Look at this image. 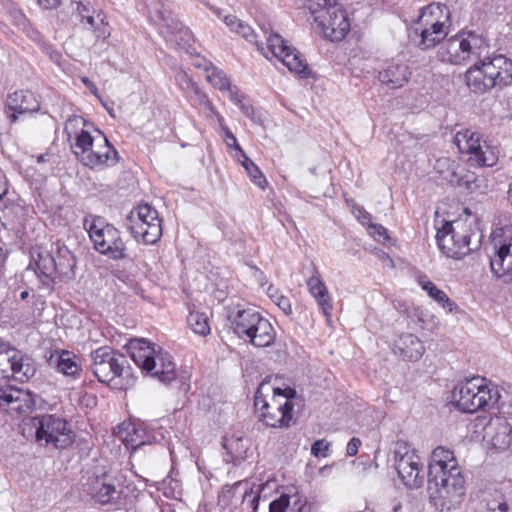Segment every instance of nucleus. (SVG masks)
Returning a JSON list of instances; mask_svg holds the SVG:
<instances>
[{"label": "nucleus", "instance_id": "7", "mask_svg": "<svg viewBox=\"0 0 512 512\" xmlns=\"http://www.w3.org/2000/svg\"><path fill=\"white\" fill-rule=\"evenodd\" d=\"M498 391L490 388L482 377H472L458 383L452 391L451 402L466 413H475L493 405Z\"/></svg>", "mask_w": 512, "mask_h": 512}, {"label": "nucleus", "instance_id": "28", "mask_svg": "<svg viewBox=\"0 0 512 512\" xmlns=\"http://www.w3.org/2000/svg\"><path fill=\"white\" fill-rule=\"evenodd\" d=\"M424 352L423 343L413 334L401 335L394 343V353L405 360L418 361Z\"/></svg>", "mask_w": 512, "mask_h": 512}, {"label": "nucleus", "instance_id": "18", "mask_svg": "<svg viewBox=\"0 0 512 512\" xmlns=\"http://www.w3.org/2000/svg\"><path fill=\"white\" fill-rule=\"evenodd\" d=\"M495 253L491 257L490 266L497 277L512 273V228L503 230L500 239L494 238Z\"/></svg>", "mask_w": 512, "mask_h": 512}, {"label": "nucleus", "instance_id": "34", "mask_svg": "<svg viewBox=\"0 0 512 512\" xmlns=\"http://www.w3.org/2000/svg\"><path fill=\"white\" fill-rule=\"evenodd\" d=\"M0 403L10 406L12 411L25 413L31 408V399L28 392L20 389H9L0 395Z\"/></svg>", "mask_w": 512, "mask_h": 512}, {"label": "nucleus", "instance_id": "63", "mask_svg": "<svg viewBox=\"0 0 512 512\" xmlns=\"http://www.w3.org/2000/svg\"><path fill=\"white\" fill-rule=\"evenodd\" d=\"M82 82L91 91V93H93L94 95L98 94V89H97L96 85L92 81H90L87 77H83Z\"/></svg>", "mask_w": 512, "mask_h": 512}, {"label": "nucleus", "instance_id": "30", "mask_svg": "<svg viewBox=\"0 0 512 512\" xmlns=\"http://www.w3.org/2000/svg\"><path fill=\"white\" fill-rule=\"evenodd\" d=\"M206 80L214 88L222 92L227 91L229 94V99L233 103L241 102V91L237 86L231 84L229 77L223 70L212 66L210 71L207 72Z\"/></svg>", "mask_w": 512, "mask_h": 512}, {"label": "nucleus", "instance_id": "57", "mask_svg": "<svg viewBox=\"0 0 512 512\" xmlns=\"http://www.w3.org/2000/svg\"><path fill=\"white\" fill-rule=\"evenodd\" d=\"M360 445L361 440L359 438H351L346 447V454L350 457L355 456L358 453Z\"/></svg>", "mask_w": 512, "mask_h": 512}, {"label": "nucleus", "instance_id": "45", "mask_svg": "<svg viewBox=\"0 0 512 512\" xmlns=\"http://www.w3.org/2000/svg\"><path fill=\"white\" fill-rule=\"evenodd\" d=\"M434 34H410V42L422 50L435 47L441 42V38L433 37Z\"/></svg>", "mask_w": 512, "mask_h": 512}, {"label": "nucleus", "instance_id": "10", "mask_svg": "<svg viewBox=\"0 0 512 512\" xmlns=\"http://www.w3.org/2000/svg\"><path fill=\"white\" fill-rule=\"evenodd\" d=\"M489 43L483 34H455L441 44L444 60L460 65L472 57L480 58L489 50Z\"/></svg>", "mask_w": 512, "mask_h": 512}, {"label": "nucleus", "instance_id": "23", "mask_svg": "<svg viewBox=\"0 0 512 512\" xmlns=\"http://www.w3.org/2000/svg\"><path fill=\"white\" fill-rule=\"evenodd\" d=\"M484 438L497 449H508L512 445V426L502 416L491 417L484 427Z\"/></svg>", "mask_w": 512, "mask_h": 512}, {"label": "nucleus", "instance_id": "54", "mask_svg": "<svg viewBox=\"0 0 512 512\" xmlns=\"http://www.w3.org/2000/svg\"><path fill=\"white\" fill-rule=\"evenodd\" d=\"M367 230H368L369 235L375 239H380V238L387 239L388 238L387 230L380 224H376V223L372 222L371 225H369L367 227Z\"/></svg>", "mask_w": 512, "mask_h": 512}, {"label": "nucleus", "instance_id": "21", "mask_svg": "<svg viewBox=\"0 0 512 512\" xmlns=\"http://www.w3.org/2000/svg\"><path fill=\"white\" fill-rule=\"evenodd\" d=\"M248 482H237L232 486L225 485L218 495V503L223 507L227 508L230 506H236L238 503L248 502L253 512H257L259 504V494H254L253 491H249Z\"/></svg>", "mask_w": 512, "mask_h": 512}, {"label": "nucleus", "instance_id": "35", "mask_svg": "<svg viewBox=\"0 0 512 512\" xmlns=\"http://www.w3.org/2000/svg\"><path fill=\"white\" fill-rule=\"evenodd\" d=\"M121 440L128 449L131 448L132 450H136L149 442L145 430L132 423L125 425L121 432Z\"/></svg>", "mask_w": 512, "mask_h": 512}, {"label": "nucleus", "instance_id": "14", "mask_svg": "<svg viewBox=\"0 0 512 512\" xmlns=\"http://www.w3.org/2000/svg\"><path fill=\"white\" fill-rule=\"evenodd\" d=\"M32 425L36 428L35 436L38 442L46 446L66 448L73 442L72 431L68 423L61 417L45 414L32 418Z\"/></svg>", "mask_w": 512, "mask_h": 512}, {"label": "nucleus", "instance_id": "59", "mask_svg": "<svg viewBox=\"0 0 512 512\" xmlns=\"http://www.w3.org/2000/svg\"><path fill=\"white\" fill-rule=\"evenodd\" d=\"M195 56V60L193 65L198 68H203L206 72H209L211 67L213 66L211 62L206 61L204 58L200 57L197 53Z\"/></svg>", "mask_w": 512, "mask_h": 512}, {"label": "nucleus", "instance_id": "13", "mask_svg": "<svg viewBox=\"0 0 512 512\" xmlns=\"http://www.w3.org/2000/svg\"><path fill=\"white\" fill-rule=\"evenodd\" d=\"M394 468L401 482L410 489L424 483V462L407 442L398 441L394 448Z\"/></svg>", "mask_w": 512, "mask_h": 512}, {"label": "nucleus", "instance_id": "22", "mask_svg": "<svg viewBox=\"0 0 512 512\" xmlns=\"http://www.w3.org/2000/svg\"><path fill=\"white\" fill-rule=\"evenodd\" d=\"M8 118L16 122L21 115L32 114L40 109V103L34 92L20 90L10 94L7 98Z\"/></svg>", "mask_w": 512, "mask_h": 512}, {"label": "nucleus", "instance_id": "60", "mask_svg": "<svg viewBox=\"0 0 512 512\" xmlns=\"http://www.w3.org/2000/svg\"><path fill=\"white\" fill-rule=\"evenodd\" d=\"M37 3L43 9H55L61 4V0H37Z\"/></svg>", "mask_w": 512, "mask_h": 512}, {"label": "nucleus", "instance_id": "47", "mask_svg": "<svg viewBox=\"0 0 512 512\" xmlns=\"http://www.w3.org/2000/svg\"><path fill=\"white\" fill-rule=\"evenodd\" d=\"M10 19L15 27L24 32L30 29V22L27 17L18 9H12L9 12Z\"/></svg>", "mask_w": 512, "mask_h": 512}, {"label": "nucleus", "instance_id": "43", "mask_svg": "<svg viewBox=\"0 0 512 512\" xmlns=\"http://www.w3.org/2000/svg\"><path fill=\"white\" fill-rule=\"evenodd\" d=\"M38 270L46 277H55L57 275V268L51 254H39V259L36 262Z\"/></svg>", "mask_w": 512, "mask_h": 512}, {"label": "nucleus", "instance_id": "11", "mask_svg": "<svg viewBox=\"0 0 512 512\" xmlns=\"http://www.w3.org/2000/svg\"><path fill=\"white\" fill-rule=\"evenodd\" d=\"M472 229L467 222L446 221L440 228H437L436 241L439 249L447 257L461 259L471 252L470 239Z\"/></svg>", "mask_w": 512, "mask_h": 512}, {"label": "nucleus", "instance_id": "48", "mask_svg": "<svg viewBox=\"0 0 512 512\" xmlns=\"http://www.w3.org/2000/svg\"><path fill=\"white\" fill-rule=\"evenodd\" d=\"M188 93L187 96L192 103L203 106L204 108L211 102L208 95L202 91L197 84L193 86Z\"/></svg>", "mask_w": 512, "mask_h": 512}, {"label": "nucleus", "instance_id": "25", "mask_svg": "<svg viewBox=\"0 0 512 512\" xmlns=\"http://www.w3.org/2000/svg\"><path fill=\"white\" fill-rule=\"evenodd\" d=\"M72 15L89 29L101 30L107 26L103 12L97 13L91 0H72L70 4Z\"/></svg>", "mask_w": 512, "mask_h": 512}, {"label": "nucleus", "instance_id": "1", "mask_svg": "<svg viewBox=\"0 0 512 512\" xmlns=\"http://www.w3.org/2000/svg\"><path fill=\"white\" fill-rule=\"evenodd\" d=\"M430 501L439 512L458 509L466 495L465 478L450 449L436 447L428 464Z\"/></svg>", "mask_w": 512, "mask_h": 512}, {"label": "nucleus", "instance_id": "27", "mask_svg": "<svg viewBox=\"0 0 512 512\" xmlns=\"http://www.w3.org/2000/svg\"><path fill=\"white\" fill-rule=\"evenodd\" d=\"M49 365L54 367L59 373L77 378L81 373V365L78 362V357L71 351L60 350L53 352L49 359Z\"/></svg>", "mask_w": 512, "mask_h": 512}, {"label": "nucleus", "instance_id": "62", "mask_svg": "<svg viewBox=\"0 0 512 512\" xmlns=\"http://www.w3.org/2000/svg\"><path fill=\"white\" fill-rule=\"evenodd\" d=\"M8 192V183L6 176L0 170V199H2Z\"/></svg>", "mask_w": 512, "mask_h": 512}, {"label": "nucleus", "instance_id": "51", "mask_svg": "<svg viewBox=\"0 0 512 512\" xmlns=\"http://www.w3.org/2000/svg\"><path fill=\"white\" fill-rule=\"evenodd\" d=\"M351 212L356 217V219L365 227H368L373 222L372 215L359 205L351 206Z\"/></svg>", "mask_w": 512, "mask_h": 512}, {"label": "nucleus", "instance_id": "52", "mask_svg": "<svg viewBox=\"0 0 512 512\" xmlns=\"http://www.w3.org/2000/svg\"><path fill=\"white\" fill-rule=\"evenodd\" d=\"M160 14L163 21V27L172 29L175 32L182 31V27L179 26L180 23L171 17L170 12H161Z\"/></svg>", "mask_w": 512, "mask_h": 512}, {"label": "nucleus", "instance_id": "26", "mask_svg": "<svg viewBox=\"0 0 512 512\" xmlns=\"http://www.w3.org/2000/svg\"><path fill=\"white\" fill-rule=\"evenodd\" d=\"M308 291L316 300L328 322L331 321L333 303L329 291L317 271L307 280Z\"/></svg>", "mask_w": 512, "mask_h": 512}, {"label": "nucleus", "instance_id": "24", "mask_svg": "<svg viewBox=\"0 0 512 512\" xmlns=\"http://www.w3.org/2000/svg\"><path fill=\"white\" fill-rule=\"evenodd\" d=\"M101 144H97L88 156L82 158V163L92 169L113 166L118 162V152L109 143L101 131H97Z\"/></svg>", "mask_w": 512, "mask_h": 512}, {"label": "nucleus", "instance_id": "56", "mask_svg": "<svg viewBox=\"0 0 512 512\" xmlns=\"http://www.w3.org/2000/svg\"><path fill=\"white\" fill-rule=\"evenodd\" d=\"M224 22L227 25V27L230 29L236 28V29L244 30L247 27L244 22L237 19L236 16H234V15L225 16Z\"/></svg>", "mask_w": 512, "mask_h": 512}, {"label": "nucleus", "instance_id": "53", "mask_svg": "<svg viewBox=\"0 0 512 512\" xmlns=\"http://www.w3.org/2000/svg\"><path fill=\"white\" fill-rule=\"evenodd\" d=\"M205 110H206V116L209 120L211 121H216L218 123L219 126H223V124L225 123L224 121V118L222 117V115L217 111V109L215 108V106L213 105L212 102H210L206 107H205Z\"/></svg>", "mask_w": 512, "mask_h": 512}, {"label": "nucleus", "instance_id": "20", "mask_svg": "<svg viewBox=\"0 0 512 512\" xmlns=\"http://www.w3.org/2000/svg\"><path fill=\"white\" fill-rule=\"evenodd\" d=\"M116 483L117 480L114 477L103 473L89 481L87 491L100 504H116L122 495V490Z\"/></svg>", "mask_w": 512, "mask_h": 512}, {"label": "nucleus", "instance_id": "33", "mask_svg": "<svg viewBox=\"0 0 512 512\" xmlns=\"http://www.w3.org/2000/svg\"><path fill=\"white\" fill-rule=\"evenodd\" d=\"M51 256L59 277H68L73 274L76 265L75 257L65 245L57 243L55 249L51 251Z\"/></svg>", "mask_w": 512, "mask_h": 512}, {"label": "nucleus", "instance_id": "6", "mask_svg": "<svg viewBox=\"0 0 512 512\" xmlns=\"http://www.w3.org/2000/svg\"><path fill=\"white\" fill-rule=\"evenodd\" d=\"M83 225L88 232L94 248L109 259L118 261L127 257L126 242L121 232L112 224H108L100 216L88 215Z\"/></svg>", "mask_w": 512, "mask_h": 512}, {"label": "nucleus", "instance_id": "2", "mask_svg": "<svg viewBox=\"0 0 512 512\" xmlns=\"http://www.w3.org/2000/svg\"><path fill=\"white\" fill-rule=\"evenodd\" d=\"M127 349L134 363L146 375L164 383L176 379V365L171 355L160 346L141 338L130 340Z\"/></svg>", "mask_w": 512, "mask_h": 512}, {"label": "nucleus", "instance_id": "5", "mask_svg": "<svg viewBox=\"0 0 512 512\" xmlns=\"http://www.w3.org/2000/svg\"><path fill=\"white\" fill-rule=\"evenodd\" d=\"M235 334L255 347H269L276 332L270 321L253 308L237 309L229 316Z\"/></svg>", "mask_w": 512, "mask_h": 512}, {"label": "nucleus", "instance_id": "36", "mask_svg": "<svg viewBox=\"0 0 512 512\" xmlns=\"http://www.w3.org/2000/svg\"><path fill=\"white\" fill-rule=\"evenodd\" d=\"M444 178L449 182L456 184L457 186L464 187L471 192L482 191L481 183L484 182V179H480L475 173L471 171H466L460 175L454 169L450 171L449 175L444 176Z\"/></svg>", "mask_w": 512, "mask_h": 512}, {"label": "nucleus", "instance_id": "37", "mask_svg": "<svg viewBox=\"0 0 512 512\" xmlns=\"http://www.w3.org/2000/svg\"><path fill=\"white\" fill-rule=\"evenodd\" d=\"M223 448L227 451V456L225 460L227 462H232L234 464H238L241 460L244 459L247 446L244 444L242 437L239 436H231L225 437L223 439Z\"/></svg>", "mask_w": 512, "mask_h": 512}, {"label": "nucleus", "instance_id": "31", "mask_svg": "<svg viewBox=\"0 0 512 512\" xmlns=\"http://www.w3.org/2000/svg\"><path fill=\"white\" fill-rule=\"evenodd\" d=\"M411 72L409 67L405 64H392L386 69L379 72L378 78L380 82L386 84L392 89H397L404 86L409 78Z\"/></svg>", "mask_w": 512, "mask_h": 512}, {"label": "nucleus", "instance_id": "40", "mask_svg": "<svg viewBox=\"0 0 512 512\" xmlns=\"http://www.w3.org/2000/svg\"><path fill=\"white\" fill-rule=\"evenodd\" d=\"M304 503L297 498L293 505H290V496L282 494L279 498L269 503L270 512H302Z\"/></svg>", "mask_w": 512, "mask_h": 512}, {"label": "nucleus", "instance_id": "38", "mask_svg": "<svg viewBox=\"0 0 512 512\" xmlns=\"http://www.w3.org/2000/svg\"><path fill=\"white\" fill-rule=\"evenodd\" d=\"M483 135L472 129H462L458 131L454 137V143L456 144L459 151L463 154H469L475 150V145Z\"/></svg>", "mask_w": 512, "mask_h": 512}, {"label": "nucleus", "instance_id": "64", "mask_svg": "<svg viewBox=\"0 0 512 512\" xmlns=\"http://www.w3.org/2000/svg\"><path fill=\"white\" fill-rule=\"evenodd\" d=\"M440 166H447L448 168H450L451 166H454V161H452L449 158L439 159L437 161V167H440Z\"/></svg>", "mask_w": 512, "mask_h": 512}, {"label": "nucleus", "instance_id": "3", "mask_svg": "<svg viewBox=\"0 0 512 512\" xmlns=\"http://www.w3.org/2000/svg\"><path fill=\"white\" fill-rule=\"evenodd\" d=\"M465 81L474 93L479 94L497 86H507L512 83V61L501 54L484 56L466 71Z\"/></svg>", "mask_w": 512, "mask_h": 512}, {"label": "nucleus", "instance_id": "44", "mask_svg": "<svg viewBox=\"0 0 512 512\" xmlns=\"http://www.w3.org/2000/svg\"><path fill=\"white\" fill-rule=\"evenodd\" d=\"M268 296L272 301L285 313V315L292 314V306L289 298L279 293L278 289L269 286L267 289Z\"/></svg>", "mask_w": 512, "mask_h": 512}, {"label": "nucleus", "instance_id": "50", "mask_svg": "<svg viewBox=\"0 0 512 512\" xmlns=\"http://www.w3.org/2000/svg\"><path fill=\"white\" fill-rule=\"evenodd\" d=\"M175 82L179 88L185 92H189L193 86L196 85V83L193 82L188 74L183 70H180L175 74Z\"/></svg>", "mask_w": 512, "mask_h": 512}, {"label": "nucleus", "instance_id": "39", "mask_svg": "<svg viewBox=\"0 0 512 512\" xmlns=\"http://www.w3.org/2000/svg\"><path fill=\"white\" fill-rule=\"evenodd\" d=\"M238 161L247 172L251 181L257 185L260 189L264 190L268 184V181L258 166L246 155L244 151L240 152Z\"/></svg>", "mask_w": 512, "mask_h": 512}, {"label": "nucleus", "instance_id": "19", "mask_svg": "<svg viewBox=\"0 0 512 512\" xmlns=\"http://www.w3.org/2000/svg\"><path fill=\"white\" fill-rule=\"evenodd\" d=\"M85 125L86 121L83 117L73 115L67 119L64 127V131L69 138L75 135L73 151L81 162L84 156L89 155L93 149L94 142L97 140V138L91 136L89 131L84 129Z\"/></svg>", "mask_w": 512, "mask_h": 512}, {"label": "nucleus", "instance_id": "42", "mask_svg": "<svg viewBox=\"0 0 512 512\" xmlns=\"http://www.w3.org/2000/svg\"><path fill=\"white\" fill-rule=\"evenodd\" d=\"M176 37L173 41L179 50H183L187 55L194 56L198 52V47L193 34H174Z\"/></svg>", "mask_w": 512, "mask_h": 512}, {"label": "nucleus", "instance_id": "29", "mask_svg": "<svg viewBox=\"0 0 512 512\" xmlns=\"http://www.w3.org/2000/svg\"><path fill=\"white\" fill-rule=\"evenodd\" d=\"M469 161L479 167H492L499 159V150L492 145L484 136L475 145V150L469 154Z\"/></svg>", "mask_w": 512, "mask_h": 512}, {"label": "nucleus", "instance_id": "17", "mask_svg": "<svg viewBox=\"0 0 512 512\" xmlns=\"http://www.w3.org/2000/svg\"><path fill=\"white\" fill-rule=\"evenodd\" d=\"M35 367L30 357L15 348L0 351V376L26 381L35 374Z\"/></svg>", "mask_w": 512, "mask_h": 512}, {"label": "nucleus", "instance_id": "15", "mask_svg": "<svg viewBox=\"0 0 512 512\" xmlns=\"http://www.w3.org/2000/svg\"><path fill=\"white\" fill-rule=\"evenodd\" d=\"M91 369L98 381L111 384L123 376L127 360L124 355L108 346H102L90 353Z\"/></svg>", "mask_w": 512, "mask_h": 512}, {"label": "nucleus", "instance_id": "49", "mask_svg": "<svg viewBox=\"0 0 512 512\" xmlns=\"http://www.w3.org/2000/svg\"><path fill=\"white\" fill-rule=\"evenodd\" d=\"M330 451V443L325 439L316 440L311 446V454L315 457H327Z\"/></svg>", "mask_w": 512, "mask_h": 512}, {"label": "nucleus", "instance_id": "12", "mask_svg": "<svg viewBox=\"0 0 512 512\" xmlns=\"http://www.w3.org/2000/svg\"><path fill=\"white\" fill-rule=\"evenodd\" d=\"M323 32H349L348 15L337 0H299Z\"/></svg>", "mask_w": 512, "mask_h": 512}, {"label": "nucleus", "instance_id": "58", "mask_svg": "<svg viewBox=\"0 0 512 512\" xmlns=\"http://www.w3.org/2000/svg\"><path fill=\"white\" fill-rule=\"evenodd\" d=\"M245 96L241 93V102L235 103L241 111L249 118H253L254 116V108L251 104L244 102Z\"/></svg>", "mask_w": 512, "mask_h": 512}, {"label": "nucleus", "instance_id": "41", "mask_svg": "<svg viewBox=\"0 0 512 512\" xmlns=\"http://www.w3.org/2000/svg\"><path fill=\"white\" fill-rule=\"evenodd\" d=\"M187 323L196 334L206 336L210 333L209 319L205 313L190 311Z\"/></svg>", "mask_w": 512, "mask_h": 512}, {"label": "nucleus", "instance_id": "4", "mask_svg": "<svg viewBox=\"0 0 512 512\" xmlns=\"http://www.w3.org/2000/svg\"><path fill=\"white\" fill-rule=\"evenodd\" d=\"M264 386L265 383L262 382L254 397V406L259 420L273 428L289 427L293 421L294 410L291 399L296 396V390L291 387L273 388L274 395L270 401H267L261 393Z\"/></svg>", "mask_w": 512, "mask_h": 512}, {"label": "nucleus", "instance_id": "8", "mask_svg": "<svg viewBox=\"0 0 512 512\" xmlns=\"http://www.w3.org/2000/svg\"><path fill=\"white\" fill-rule=\"evenodd\" d=\"M245 39L255 42L257 50L267 59H279L291 72L303 78L309 76V69L301 54L289 46L281 34H264L265 42L257 40V34H244Z\"/></svg>", "mask_w": 512, "mask_h": 512}, {"label": "nucleus", "instance_id": "55", "mask_svg": "<svg viewBox=\"0 0 512 512\" xmlns=\"http://www.w3.org/2000/svg\"><path fill=\"white\" fill-rule=\"evenodd\" d=\"M220 128L224 132V135H225V138L227 141V145L234 146L235 149L239 151V153L241 151H243L242 148L238 145L236 137L234 136L232 131L225 125V123L223 124V126H220Z\"/></svg>", "mask_w": 512, "mask_h": 512}, {"label": "nucleus", "instance_id": "9", "mask_svg": "<svg viewBox=\"0 0 512 512\" xmlns=\"http://www.w3.org/2000/svg\"><path fill=\"white\" fill-rule=\"evenodd\" d=\"M125 225L138 243L155 244L162 236V220L158 211L147 203L134 207L127 215Z\"/></svg>", "mask_w": 512, "mask_h": 512}, {"label": "nucleus", "instance_id": "61", "mask_svg": "<svg viewBox=\"0 0 512 512\" xmlns=\"http://www.w3.org/2000/svg\"><path fill=\"white\" fill-rule=\"evenodd\" d=\"M43 50L49 55L50 59L54 62H58L61 58V54L55 50L51 45H44Z\"/></svg>", "mask_w": 512, "mask_h": 512}, {"label": "nucleus", "instance_id": "16", "mask_svg": "<svg viewBox=\"0 0 512 512\" xmlns=\"http://www.w3.org/2000/svg\"><path fill=\"white\" fill-rule=\"evenodd\" d=\"M450 28V10L441 3L433 2L421 8L417 18L411 21L414 32H444Z\"/></svg>", "mask_w": 512, "mask_h": 512}, {"label": "nucleus", "instance_id": "32", "mask_svg": "<svg viewBox=\"0 0 512 512\" xmlns=\"http://www.w3.org/2000/svg\"><path fill=\"white\" fill-rule=\"evenodd\" d=\"M417 283L431 299H433L447 312L452 313L457 311V304L450 299L443 290L439 289L432 281H430L426 275L417 276Z\"/></svg>", "mask_w": 512, "mask_h": 512}, {"label": "nucleus", "instance_id": "46", "mask_svg": "<svg viewBox=\"0 0 512 512\" xmlns=\"http://www.w3.org/2000/svg\"><path fill=\"white\" fill-rule=\"evenodd\" d=\"M157 489L162 491L167 498H176L180 491V483L171 477H167L157 483Z\"/></svg>", "mask_w": 512, "mask_h": 512}]
</instances>
